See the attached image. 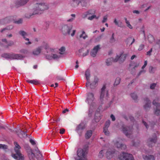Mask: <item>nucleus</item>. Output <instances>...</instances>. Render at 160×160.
<instances>
[{"label": "nucleus", "mask_w": 160, "mask_h": 160, "mask_svg": "<svg viewBox=\"0 0 160 160\" xmlns=\"http://www.w3.org/2000/svg\"><path fill=\"white\" fill-rule=\"evenodd\" d=\"M80 4L83 7H86L87 5V2L85 0H79Z\"/></svg>", "instance_id": "obj_40"}, {"label": "nucleus", "mask_w": 160, "mask_h": 160, "mask_svg": "<svg viewBox=\"0 0 160 160\" xmlns=\"http://www.w3.org/2000/svg\"><path fill=\"white\" fill-rule=\"evenodd\" d=\"M130 96L132 99L135 101H136L137 100L138 96L135 93H131L130 94Z\"/></svg>", "instance_id": "obj_42"}, {"label": "nucleus", "mask_w": 160, "mask_h": 160, "mask_svg": "<svg viewBox=\"0 0 160 160\" xmlns=\"http://www.w3.org/2000/svg\"><path fill=\"white\" fill-rule=\"evenodd\" d=\"M26 41H27V42H26L25 43V44H26L27 45H30L32 44L31 42L30 41L29 39V38H28V40H26Z\"/></svg>", "instance_id": "obj_60"}, {"label": "nucleus", "mask_w": 160, "mask_h": 160, "mask_svg": "<svg viewBox=\"0 0 160 160\" xmlns=\"http://www.w3.org/2000/svg\"><path fill=\"white\" fill-rule=\"evenodd\" d=\"M116 62L114 61V58H110L107 59L106 61V64L107 66H110L111 65L112 62Z\"/></svg>", "instance_id": "obj_32"}, {"label": "nucleus", "mask_w": 160, "mask_h": 160, "mask_svg": "<svg viewBox=\"0 0 160 160\" xmlns=\"http://www.w3.org/2000/svg\"><path fill=\"white\" fill-rule=\"evenodd\" d=\"M115 34L113 33L112 36L110 38L109 40V42L111 44L113 45L115 44L116 42V40L114 37Z\"/></svg>", "instance_id": "obj_29"}, {"label": "nucleus", "mask_w": 160, "mask_h": 160, "mask_svg": "<svg viewBox=\"0 0 160 160\" xmlns=\"http://www.w3.org/2000/svg\"><path fill=\"white\" fill-rule=\"evenodd\" d=\"M2 57L7 59L20 60L23 59L24 57L21 54L15 53H4Z\"/></svg>", "instance_id": "obj_6"}, {"label": "nucleus", "mask_w": 160, "mask_h": 160, "mask_svg": "<svg viewBox=\"0 0 160 160\" xmlns=\"http://www.w3.org/2000/svg\"><path fill=\"white\" fill-rule=\"evenodd\" d=\"M156 137L155 136L153 138L148 139L147 142V145L149 147H152L156 141Z\"/></svg>", "instance_id": "obj_20"}, {"label": "nucleus", "mask_w": 160, "mask_h": 160, "mask_svg": "<svg viewBox=\"0 0 160 160\" xmlns=\"http://www.w3.org/2000/svg\"><path fill=\"white\" fill-rule=\"evenodd\" d=\"M100 49L101 45H100L98 44L95 46L90 51V54L91 56L93 57H96L98 52Z\"/></svg>", "instance_id": "obj_14"}, {"label": "nucleus", "mask_w": 160, "mask_h": 160, "mask_svg": "<svg viewBox=\"0 0 160 160\" xmlns=\"http://www.w3.org/2000/svg\"><path fill=\"white\" fill-rule=\"evenodd\" d=\"M15 154H12V157L16 160H24L25 157L20 152L21 147L17 142H14Z\"/></svg>", "instance_id": "obj_3"}, {"label": "nucleus", "mask_w": 160, "mask_h": 160, "mask_svg": "<svg viewBox=\"0 0 160 160\" xmlns=\"http://www.w3.org/2000/svg\"><path fill=\"white\" fill-rule=\"evenodd\" d=\"M120 78L119 77L117 78L115 81V82L114 83V85H118L120 83Z\"/></svg>", "instance_id": "obj_44"}, {"label": "nucleus", "mask_w": 160, "mask_h": 160, "mask_svg": "<svg viewBox=\"0 0 160 160\" xmlns=\"http://www.w3.org/2000/svg\"><path fill=\"white\" fill-rule=\"evenodd\" d=\"M7 148V146L4 145L0 144V148H2L3 149H5Z\"/></svg>", "instance_id": "obj_56"}, {"label": "nucleus", "mask_w": 160, "mask_h": 160, "mask_svg": "<svg viewBox=\"0 0 160 160\" xmlns=\"http://www.w3.org/2000/svg\"><path fill=\"white\" fill-rule=\"evenodd\" d=\"M116 155L115 151L114 150H112L110 149H109L107 151L106 153V156L107 158L109 159L112 158Z\"/></svg>", "instance_id": "obj_18"}, {"label": "nucleus", "mask_w": 160, "mask_h": 160, "mask_svg": "<svg viewBox=\"0 0 160 160\" xmlns=\"http://www.w3.org/2000/svg\"><path fill=\"white\" fill-rule=\"evenodd\" d=\"M127 54L121 53L119 55H117L114 58V61L115 62L118 61L120 63L123 62L125 60Z\"/></svg>", "instance_id": "obj_13"}, {"label": "nucleus", "mask_w": 160, "mask_h": 160, "mask_svg": "<svg viewBox=\"0 0 160 160\" xmlns=\"http://www.w3.org/2000/svg\"><path fill=\"white\" fill-rule=\"evenodd\" d=\"M29 0H18L16 2L18 6H23L26 4Z\"/></svg>", "instance_id": "obj_28"}, {"label": "nucleus", "mask_w": 160, "mask_h": 160, "mask_svg": "<svg viewBox=\"0 0 160 160\" xmlns=\"http://www.w3.org/2000/svg\"><path fill=\"white\" fill-rule=\"evenodd\" d=\"M95 11L94 10H90L82 14V17L85 18L90 15H92L95 14Z\"/></svg>", "instance_id": "obj_23"}, {"label": "nucleus", "mask_w": 160, "mask_h": 160, "mask_svg": "<svg viewBox=\"0 0 160 160\" xmlns=\"http://www.w3.org/2000/svg\"><path fill=\"white\" fill-rule=\"evenodd\" d=\"M65 132V129L63 128H62L60 130V133L61 134H63Z\"/></svg>", "instance_id": "obj_63"}, {"label": "nucleus", "mask_w": 160, "mask_h": 160, "mask_svg": "<svg viewBox=\"0 0 160 160\" xmlns=\"http://www.w3.org/2000/svg\"><path fill=\"white\" fill-rule=\"evenodd\" d=\"M22 19H20L19 20L16 21H14L13 20V22L18 24H20L22 23Z\"/></svg>", "instance_id": "obj_47"}, {"label": "nucleus", "mask_w": 160, "mask_h": 160, "mask_svg": "<svg viewBox=\"0 0 160 160\" xmlns=\"http://www.w3.org/2000/svg\"><path fill=\"white\" fill-rule=\"evenodd\" d=\"M139 65V63L133 62H132L130 64V68L131 69H135L137 68Z\"/></svg>", "instance_id": "obj_30"}, {"label": "nucleus", "mask_w": 160, "mask_h": 160, "mask_svg": "<svg viewBox=\"0 0 160 160\" xmlns=\"http://www.w3.org/2000/svg\"><path fill=\"white\" fill-rule=\"evenodd\" d=\"M157 84L156 83H152L150 85V88L152 89H154L156 87Z\"/></svg>", "instance_id": "obj_52"}, {"label": "nucleus", "mask_w": 160, "mask_h": 160, "mask_svg": "<svg viewBox=\"0 0 160 160\" xmlns=\"http://www.w3.org/2000/svg\"><path fill=\"white\" fill-rule=\"evenodd\" d=\"M149 70L150 73H153L156 70V68L155 67H153L152 66H150L149 68Z\"/></svg>", "instance_id": "obj_41"}, {"label": "nucleus", "mask_w": 160, "mask_h": 160, "mask_svg": "<svg viewBox=\"0 0 160 160\" xmlns=\"http://www.w3.org/2000/svg\"><path fill=\"white\" fill-rule=\"evenodd\" d=\"M85 75L87 81L86 82L87 84L88 85L89 84V82L90 81V74L89 70H87L85 72Z\"/></svg>", "instance_id": "obj_27"}, {"label": "nucleus", "mask_w": 160, "mask_h": 160, "mask_svg": "<svg viewBox=\"0 0 160 160\" xmlns=\"http://www.w3.org/2000/svg\"><path fill=\"white\" fill-rule=\"evenodd\" d=\"M13 28L14 26L12 25H9L6 27L7 29L9 30H11Z\"/></svg>", "instance_id": "obj_57"}, {"label": "nucleus", "mask_w": 160, "mask_h": 160, "mask_svg": "<svg viewBox=\"0 0 160 160\" xmlns=\"http://www.w3.org/2000/svg\"><path fill=\"white\" fill-rule=\"evenodd\" d=\"M106 152V151L104 150H103L101 151L99 154L98 157L100 158H102L104 154Z\"/></svg>", "instance_id": "obj_43"}, {"label": "nucleus", "mask_w": 160, "mask_h": 160, "mask_svg": "<svg viewBox=\"0 0 160 160\" xmlns=\"http://www.w3.org/2000/svg\"><path fill=\"white\" fill-rule=\"evenodd\" d=\"M103 132L106 135H109V131H108V128H104Z\"/></svg>", "instance_id": "obj_51"}, {"label": "nucleus", "mask_w": 160, "mask_h": 160, "mask_svg": "<svg viewBox=\"0 0 160 160\" xmlns=\"http://www.w3.org/2000/svg\"><path fill=\"white\" fill-rule=\"evenodd\" d=\"M92 134V131L91 130H88L86 132L85 134V137L86 139L90 138Z\"/></svg>", "instance_id": "obj_35"}, {"label": "nucleus", "mask_w": 160, "mask_h": 160, "mask_svg": "<svg viewBox=\"0 0 160 160\" xmlns=\"http://www.w3.org/2000/svg\"><path fill=\"white\" fill-rule=\"evenodd\" d=\"M79 0H70L69 4L73 8L78 7L80 4Z\"/></svg>", "instance_id": "obj_19"}, {"label": "nucleus", "mask_w": 160, "mask_h": 160, "mask_svg": "<svg viewBox=\"0 0 160 160\" xmlns=\"http://www.w3.org/2000/svg\"><path fill=\"white\" fill-rule=\"evenodd\" d=\"M98 81V79L97 77H95L93 80L91 82L90 81L89 82V84L88 85L86 83V86L87 87H90L91 89L94 88L97 86Z\"/></svg>", "instance_id": "obj_15"}, {"label": "nucleus", "mask_w": 160, "mask_h": 160, "mask_svg": "<svg viewBox=\"0 0 160 160\" xmlns=\"http://www.w3.org/2000/svg\"><path fill=\"white\" fill-rule=\"evenodd\" d=\"M148 62L147 61H145L144 62V64L142 67V69L143 70V69L146 67L147 65Z\"/></svg>", "instance_id": "obj_59"}, {"label": "nucleus", "mask_w": 160, "mask_h": 160, "mask_svg": "<svg viewBox=\"0 0 160 160\" xmlns=\"http://www.w3.org/2000/svg\"><path fill=\"white\" fill-rule=\"evenodd\" d=\"M66 48L65 47L62 46L59 49L58 52L62 58L64 55L66 54Z\"/></svg>", "instance_id": "obj_26"}, {"label": "nucleus", "mask_w": 160, "mask_h": 160, "mask_svg": "<svg viewBox=\"0 0 160 160\" xmlns=\"http://www.w3.org/2000/svg\"><path fill=\"white\" fill-rule=\"evenodd\" d=\"M88 37V35L86 34L85 31H82L81 32V33L79 36L80 38H82L84 40H85Z\"/></svg>", "instance_id": "obj_33"}, {"label": "nucleus", "mask_w": 160, "mask_h": 160, "mask_svg": "<svg viewBox=\"0 0 160 160\" xmlns=\"http://www.w3.org/2000/svg\"><path fill=\"white\" fill-rule=\"evenodd\" d=\"M144 108L146 110H148L151 107V102L148 98H146L144 99Z\"/></svg>", "instance_id": "obj_21"}, {"label": "nucleus", "mask_w": 160, "mask_h": 160, "mask_svg": "<svg viewBox=\"0 0 160 160\" xmlns=\"http://www.w3.org/2000/svg\"><path fill=\"white\" fill-rule=\"evenodd\" d=\"M51 54H47L46 55V58L49 60L54 59L58 60L62 58L58 52H56L55 49H50Z\"/></svg>", "instance_id": "obj_5"}, {"label": "nucleus", "mask_w": 160, "mask_h": 160, "mask_svg": "<svg viewBox=\"0 0 160 160\" xmlns=\"http://www.w3.org/2000/svg\"><path fill=\"white\" fill-rule=\"evenodd\" d=\"M94 18H96L97 19H98V17H97L96 15H94V14H93L92 15V16L90 17H89L88 18V19L89 20H92Z\"/></svg>", "instance_id": "obj_45"}, {"label": "nucleus", "mask_w": 160, "mask_h": 160, "mask_svg": "<svg viewBox=\"0 0 160 160\" xmlns=\"http://www.w3.org/2000/svg\"><path fill=\"white\" fill-rule=\"evenodd\" d=\"M127 26L130 29H132L133 27L130 24L129 22L126 23Z\"/></svg>", "instance_id": "obj_55"}, {"label": "nucleus", "mask_w": 160, "mask_h": 160, "mask_svg": "<svg viewBox=\"0 0 160 160\" xmlns=\"http://www.w3.org/2000/svg\"><path fill=\"white\" fill-rule=\"evenodd\" d=\"M7 45H6L7 47H8L9 46H11L13 45L14 43L12 41H10L9 42H8V43H7Z\"/></svg>", "instance_id": "obj_54"}, {"label": "nucleus", "mask_w": 160, "mask_h": 160, "mask_svg": "<svg viewBox=\"0 0 160 160\" xmlns=\"http://www.w3.org/2000/svg\"><path fill=\"white\" fill-rule=\"evenodd\" d=\"M70 16L71 17L67 19V22H72L75 20L76 16L75 14H71Z\"/></svg>", "instance_id": "obj_37"}, {"label": "nucleus", "mask_w": 160, "mask_h": 160, "mask_svg": "<svg viewBox=\"0 0 160 160\" xmlns=\"http://www.w3.org/2000/svg\"><path fill=\"white\" fill-rule=\"evenodd\" d=\"M155 46L157 47V48H160V40H157L156 42V43L155 45Z\"/></svg>", "instance_id": "obj_48"}, {"label": "nucleus", "mask_w": 160, "mask_h": 160, "mask_svg": "<svg viewBox=\"0 0 160 160\" xmlns=\"http://www.w3.org/2000/svg\"><path fill=\"white\" fill-rule=\"evenodd\" d=\"M27 151L28 153V155L30 160H34V158H35V155L32 152L30 148L29 147H28Z\"/></svg>", "instance_id": "obj_22"}, {"label": "nucleus", "mask_w": 160, "mask_h": 160, "mask_svg": "<svg viewBox=\"0 0 160 160\" xmlns=\"http://www.w3.org/2000/svg\"><path fill=\"white\" fill-rule=\"evenodd\" d=\"M19 35L22 37L25 40H28V38H26L28 34L26 32L23 30H20L18 32Z\"/></svg>", "instance_id": "obj_25"}, {"label": "nucleus", "mask_w": 160, "mask_h": 160, "mask_svg": "<svg viewBox=\"0 0 160 160\" xmlns=\"http://www.w3.org/2000/svg\"><path fill=\"white\" fill-rule=\"evenodd\" d=\"M49 8V5L47 3L44 2L36 3L34 4L33 12L26 14L25 17L29 18L33 15L41 14L44 11L48 10Z\"/></svg>", "instance_id": "obj_1"}, {"label": "nucleus", "mask_w": 160, "mask_h": 160, "mask_svg": "<svg viewBox=\"0 0 160 160\" xmlns=\"http://www.w3.org/2000/svg\"><path fill=\"white\" fill-rule=\"evenodd\" d=\"M72 25L71 24H66L63 25L62 28V31L64 34L70 35L72 37L74 36L76 32L75 30H73L71 33V31L72 28Z\"/></svg>", "instance_id": "obj_4"}, {"label": "nucleus", "mask_w": 160, "mask_h": 160, "mask_svg": "<svg viewBox=\"0 0 160 160\" xmlns=\"http://www.w3.org/2000/svg\"><path fill=\"white\" fill-rule=\"evenodd\" d=\"M85 128V126L84 124L83 123H80L77 127L76 130L79 134H80Z\"/></svg>", "instance_id": "obj_24"}, {"label": "nucleus", "mask_w": 160, "mask_h": 160, "mask_svg": "<svg viewBox=\"0 0 160 160\" xmlns=\"http://www.w3.org/2000/svg\"><path fill=\"white\" fill-rule=\"evenodd\" d=\"M144 45L143 44H141L139 46V48L138 49V50L139 51H141L142 50L144 47Z\"/></svg>", "instance_id": "obj_50"}, {"label": "nucleus", "mask_w": 160, "mask_h": 160, "mask_svg": "<svg viewBox=\"0 0 160 160\" xmlns=\"http://www.w3.org/2000/svg\"><path fill=\"white\" fill-rule=\"evenodd\" d=\"M119 158L120 160H134L132 154L123 152L120 154Z\"/></svg>", "instance_id": "obj_12"}, {"label": "nucleus", "mask_w": 160, "mask_h": 160, "mask_svg": "<svg viewBox=\"0 0 160 160\" xmlns=\"http://www.w3.org/2000/svg\"><path fill=\"white\" fill-rule=\"evenodd\" d=\"M27 132H24L20 130H19V132L18 135L20 138H26L27 137V134H26Z\"/></svg>", "instance_id": "obj_31"}, {"label": "nucleus", "mask_w": 160, "mask_h": 160, "mask_svg": "<svg viewBox=\"0 0 160 160\" xmlns=\"http://www.w3.org/2000/svg\"><path fill=\"white\" fill-rule=\"evenodd\" d=\"M122 142V140L120 138L115 139L113 141L114 145L117 148L125 149L126 148V146L125 145L123 144Z\"/></svg>", "instance_id": "obj_10"}, {"label": "nucleus", "mask_w": 160, "mask_h": 160, "mask_svg": "<svg viewBox=\"0 0 160 160\" xmlns=\"http://www.w3.org/2000/svg\"><path fill=\"white\" fill-rule=\"evenodd\" d=\"M146 72L145 70H142L140 71L138 73V76H139L140 75L142 72Z\"/></svg>", "instance_id": "obj_62"}, {"label": "nucleus", "mask_w": 160, "mask_h": 160, "mask_svg": "<svg viewBox=\"0 0 160 160\" xmlns=\"http://www.w3.org/2000/svg\"><path fill=\"white\" fill-rule=\"evenodd\" d=\"M110 123V121L109 120H108L106 121L105 124V127L104 128H108L109 127Z\"/></svg>", "instance_id": "obj_49"}, {"label": "nucleus", "mask_w": 160, "mask_h": 160, "mask_svg": "<svg viewBox=\"0 0 160 160\" xmlns=\"http://www.w3.org/2000/svg\"><path fill=\"white\" fill-rule=\"evenodd\" d=\"M108 98V91L105 85L103 86L101 89L100 97V101L102 102L106 101Z\"/></svg>", "instance_id": "obj_8"}, {"label": "nucleus", "mask_w": 160, "mask_h": 160, "mask_svg": "<svg viewBox=\"0 0 160 160\" xmlns=\"http://www.w3.org/2000/svg\"><path fill=\"white\" fill-rule=\"evenodd\" d=\"M95 97L94 93L89 92L87 93L85 102L89 106V114L91 113L96 109V105L95 102Z\"/></svg>", "instance_id": "obj_2"}, {"label": "nucleus", "mask_w": 160, "mask_h": 160, "mask_svg": "<svg viewBox=\"0 0 160 160\" xmlns=\"http://www.w3.org/2000/svg\"><path fill=\"white\" fill-rule=\"evenodd\" d=\"M143 158L145 160H155L154 156L151 155L143 156Z\"/></svg>", "instance_id": "obj_34"}, {"label": "nucleus", "mask_w": 160, "mask_h": 160, "mask_svg": "<svg viewBox=\"0 0 160 160\" xmlns=\"http://www.w3.org/2000/svg\"><path fill=\"white\" fill-rule=\"evenodd\" d=\"M108 17V15H106L103 17V20L102 21V22L103 23H104L106 22V21L107 20Z\"/></svg>", "instance_id": "obj_53"}, {"label": "nucleus", "mask_w": 160, "mask_h": 160, "mask_svg": "<svg viewBox=\"0 0 160 160\" xmlns=\"http://www.w3.org/2000/svg\"><path fill=\"white\" fill-rule=\"evenodd\" d=\"M43 47L42 46H41L35 48L32 52V54L35 56L40 55L42 52Z\"/></svg>", "instance_id": "obj_17"}, {"label": "nucleus", "mask_w": 160, "mask_h": 160, "mask_svg": "<svg viewBox=\"0 0 160 160\" xmlns=\"http://www.w3.org/2000/svg\"><path fill=\"white\" fill-rule=\"evenodd\" d=\"M122 130L128 137H129L130 135L132 134L133 132L132 127H129L124 125L122 126Z\"/></svg>", "instance_id": "obj_11"}, {"label": "nucleus", "mask_w": 160, "mask_h": 160, "mask_svg": "<svg viewBox=\"0 0 160 160\" xmlns=\"http://www.w3.org/2000/svg\"><path fill=\"white\" fill-rule=\"evenodd\" d=\"M110 117H111V118L112 119V121H114L115 120V118L114 116L112 114L111 115Z\"/></svg>", "instance_id": "obj_64"}, {"label": "nucleus", "mask_w": 160, "mask_h": 160, "mask_svg": "<svg viewBox=\"0 0 160 160\" xmlns=\"http://www.w3.org/2000/svg\"><path fill=\"white\" fill-rule=\"evenodd\" d=\"M147 39L150 43H152L154 40L153 37L151 34L148 35Z\"/></svg>", "instance_id": "obj_38"}, {"label": "nucleus", "mask_w": 160, "mask_h": 160, "mask_svg": "<svg viewBox=\"0 0 160 160\" xmlns=\"http://www.w3.org/2000/svg\"><path fill=\"white\" fill-rule=\"evenodd\" d=\"M87 153L85 150L79 148L77 151L78 157L75 158V160H87L85 156Z\"/></svg>", "instance_id": "obj_7"}, {"label": "nucleus", "mask_w": 160, "mask_h": 160, "mask_svg": "<svg viewBox=\"0 0 160 160\" xmlns=\"http://www.w3.org/2000/svg\"><path fill=\"white\" fill-rule=\"evenodd\" d=\"M14 17L13 16L8 17L5 18L0 20V24H4L13 22Z\"/></svg>", "instance_id": "obj_16"}, {"label": "nucleus", "mask_w": 160, "mask_h": 160, "mask_svg": "<svg viewBox=\"0 0 160 160\" xmlns=\"http://www.w3.org/2000/svg\"><path fill=\"white\" fill-rule=\"evenodd\" d=\"M27 82L29 83L34 84H37L39 83V82L37 80H27Z\"/></svg>", "instance_id": "obj_39"}, {"label": "nucleus", "mask_w": 160, "mask_h": 160, "mask_svg": "<svg viewBox=\"0 0 160 160\" xmlns=\"http://www.w3.org/2000/svg\"><path fill=\"white\" fill-rule=\"evenodd\" d=\"M132 40V42L130 43V45H131L135 42V39L132 37H129L127 39V41L128 42H129V41Z\"/></svg>", "instance_id": "obj_46"}, {"label": "nucleus", "mask_w": 160, "mask_h": 160, "mask_svg": "<svg viewBox=\"0 0 160 160\" xmlns=\"http://www.w3.org/2000/svg\"><path fill=\"white\" fill-rule=\"evenodd\" d=\"M152 52V48H151L147 52V55L150 56L151 55Z\"/></svg>", "instance_id": "obj_58"}, {"label": "nucleus", "mask_w": 160, "mask_h": 160, "mask_svg": "<svg viewBox=\"0 0 160 160\" xmlns=\"http://www.w3.org/2000/svg\"><path fill=\"white\" fill-rule=\"evenodd\" d=\"M113 22L115 25L118 27H122V22L119 20H118L116 18L114 19Z\"/></svg>", "instance_id": "obj_36"}, {"label": "nucleus", "mask_w": 160, "mask_h": 160, "mask_svg": "<svg viewBox=\"0 0 160 160\" xmlns=\"http://www.w3.org/2000/svg\"><path fill=\"white\" fill-rule=\"evenodd\" d=\"M160 100V98L158 97L153 100L152 102L153 104L156 107V109L154 110V113L157 116L160 115V103L158 102Z\"/></svg>", "instance_id": "obj_9"}, {"label": "nucleus", "mask_w": 160, "mask_h": 160, "mask_svg": "<svg viewBox=\"0 0 160 160\" xmlns=\"http://www.w3.org/2000/svg\"><path fill=\"white\" fill-rule=\"evenodd\" d=\"M30 142L33 145H35L36 144L35 141L32 139H30Z\"/></svg>", "instance_id": "obj_61"}]
</instances>
